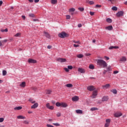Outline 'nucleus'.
Wrapping results in <instances>:
<instances>
[{
	"mask_svg": "<svg viewBox=\"0 0 127 127\" xmlns=\"http://www.w3.org/2000/svg\"><path fill=\"white\" fill-rule=\"evenodd\" d=\"M106 123H107L108 124H111V119H106Z\"/></svg>",
	"mask_w": 127,
	"mask_h": 127,
	"instance_id": "37",
	"label": "nucleus"
},
{
	"mask_svg": "<svg viewBox=\"0 0 127 127\" xmlns=\"http://www.w3.org/2000/svg\"><path fill=\"white\" fill-rule=\"evenodd\" d=\"M124 16V11H120L116 14L117 17H122Z\"/></svg>",
	"mask_w": 127,
	"mask_h": 127,
	"instance_id": "3",
	"label": "nucleus"
},
{
	"mask_svg": "<svg viewBox=\"0 0 127 127\" xmlns=\"http://www.w3.org/2000/svg\"><path fill=\"white\" fill-rule=\"evenodd\" d=\"M66 19H70L71 18V16H70L69 15H67L66 16Z\"/></svg>",
	"mask_w": 127,
	"mask_h": 127,
	"instance_id": "45",
	"label": "nucleus"
},
{
	"mask_svg": "<svg viewBox=\"0 0 127 127\" xmlns=\"http://www.w3.org/2000/svg\"><path fill=\"white\" fill-rule=\"evenodd\" d=\"M110 127V124L106 122L105 124V127Z\"/></svg>",
	"mask_w": 127,
	"mask_h": 127,
	"instance_id": "39",
	"label": "nucleus"
},
{
	"mask_svg": "<svg viewBox=\"0 0 127 127\" xmlns=\"http://www.w3.org/2000/svg\"><path fill=\"white\" fill-rule=\"evenodd\" d=\"M69 12H74L75 11V9L74 8H71L69 9Z\"/></svg>",
	"mask_w": 127,
	"mask_h": 127,
	"instance_id": "29",
	"label": "nucleus"
},
{
	"mask_svg": "<svg viewBox=\"0 0 127 127\" xmlns=\"http://www.w3.org/2000/svg\"><path fill=\"white\" fill-rule=\"evenodd\" d=\"M72 100L73 102H77V101H79V97H78L77 96L73 97L72 98Z\"/></svg>",
	"mask_w": 127,
	"mask_h": 127,
	"instance_id": "12",
	"label": "nucleus"
},
{
	"mask_svg": "<svg viewBox=\"0 0 127 127\" xmlns=\"http://www.w3.org/2000/svg\"><path fill=\"white\" fill-rule=\"evenodd\" d=\"M76 113L77 114H83V111L81 110H76Z\"/></svg>",
	"mask_w": 127,
	"mask_h": 127,
	"instance_id": "25",
	"label": "nucleus"
},
{
	"mask_svg": "<svg viewBox=\"0 0 127 127\" xmlns=\"http://www.w3.org/2000/svg\"><path fill=\"white\" fill-rule=\"evenodd\" d=\"M46 108L47 109H49V110H54V107L53 106H50V103H47L46 105Z\"/></svg>",
	"mask_w": 127,
	"mask_h": 127,
	"instance_id": "4",
	"label": "nucleus"
},
{
	"mask_svg": "<svg viewBox=\"0 0 127 127\" xmlns=\"http://www.w3.org/2000/svg\"><path fill=\"white\" fill-rule=\"evenodd\" d=\"M89 69H92V70L95 69V66H94V65L92 64H90L89 66Z\"/></svg>",
	"mask_w": 127,
	"mask_h": 127,
	"instance_id": "30",
	"label": "nucleus"
},
{
	"mask_svg": "<svg viewBox=\"0 0 127 127\" xmlns=\"http://www.w3.org/2000/svg\"><path fill=\"white\" fill-rule=\"evenodd\" d=\"M65 86L67 88H72V87H73V84H66Z\"/></svg>",
	"mask_w": 127,
	"mask_h": 127,
	"instance_id": "28",
	"label": "nucleus"
},
{
	"mask_svg": "<svg viewBox=\"0 0 127 127\" xmlns=\"http://www.w3.org/2000/svg\"><path fill=\"white\" fill-rule=\"evenodd\" d=\"M96 7H101L102 6V5H99V4H97V5H96Z\"/></svg>",
	"mask_w": 127,
	"mask_h": 127,
	"instance_id": "59",
	"label": "nucleus"
},
{
	"mask_svg": "<svg viewBox=\"0 0 127 127\" xmlns=\"http://www.w3.org/2000/svg\"><path fill=\"white\" fill-rule=\"evenodd\" d=\"M47 127H54L53 126H52L51 125H49V124H47Z\"/></svg>",
	"mask_w": 127,
	"mask_h": 127,
	"instance_id": "55",
	"label": "nucleus"
},
{
	"mask_svg": "<svg viewBox=\"0 0 127 127\" xmlns=\"http://www.w3.org/2000/svg\"><path fill=\"white\" fill-rule=\"evenodd\" d=\"M23 123L25 124V125H28V124H29V122L27 121H24L23 122Z\"/></svg>",
	"mask_w": 127,
	"mask_h": 127,
	"instance_id": "47",
	"label": "nucleus"
},
{
	"mask_svg": "<svg viewBox=\"0 0 127 127\" xmlns=\"http://www.w3.org/2000/svg\"><path fill=\"white\" fill-rule=\"evenodd\" d=\"M67 68L69 70H72V69H73V66L72 65H68Z\"/></svg>",
	"mask_w": 127,
	"mask_h": 127,
	"instance_id": "36",
	"label": "nucleus"
},
{
	"mask_svg": "<svg viewBox=\"0 0 127 127\" xmlns=\"http://www.w3.org/2000/svg\"><path fill=\"white\" fill-rule=\"evenodd\" d=\"M97 95H98V91H94L91 96V98L92 99H95V98H96V97H97Z\"/></svg>",
	"mask_w": 127,
	"mask_h": 127,
	"instance_id": "5",
	"label": "nucleus"
},
{
	"mask_svg": "<svg viewBox=\"0 0 127 127\" xmlns=\"http://www.w3.org/2000/svg\"><path fill=\"white\" fill-rule=\"evenodd\" d=\"M22 109V107L21 106H19V107H16L14 108V110L15 111H19L20 110Z\"/></svg>",
	"mask_w": 127,
	"mask_h": 127,
	"instance_id": "17",
	"label": "nucleus"
},
{
	"mask_svg": "<svg viewBox=\"0 0 127 127\" xmlns=\"http://www.w3.org/2000/svg\"><path fill=\"white\" fill-rule=\"evenodd\" d=\"M31 90H33V91H36L37 90V87H31Z\"/></svg>",
	"mask_w": 127,
	"mask_h": 127,
	"instance_id": "35",
	"label": "nucleus"
},
{
	"mask_svg": "<svg viewBox=\"0 0 127 127\" xmlns=\"http://www.w3.org/2000/svg\"><path fill=\"white\" fill-rule=\"evenodd\" d=\"M98 109L96 107H93L90 109V111H98Z\"/></svg>",
	"mask_w": 127,
	"mask_h": 127,
	"instance_id": "26",
	"label": "nucleus"
},
{
	"mask_svg": "<svg viewBox=\"0 0 127 127\" xmlns=\"http://www.w3.org/2000/svg\"><path fill=\"white\" fill-rule=\"evenodd\" d=\"M34 1L36 3H37V2H39V0H34Z\"/></svg>",
	"mask_w": 127,
	"mask_h": 127,
	"instance_id": "62",
	"label": "nucleus"
},
{
	"mask_svg": "<svg viewBox=\"0 0 127 127\" xmlns=\"http://www.w3.org/2000/svg\"><path fill=\"white\" fill-rule=\"evenodd\" d=\"M79 46H80V45H76V44L73 45V47H75L76 48H77V47H79Z\"/></svg>",
	"mask_w": 127,
	"mask_h": 127,
	"instance_id": "53",
	"label": "nucleus"
},
{
	"mask_svg": "<svg viewBox=\"0 0 127 127\" xmlns=\"http://www.w3.org/2000/svg\"><path fill=\"white\" fill-rule=\"evenodd\" d=\"M90 15H92V16L94 15V14H95V12L90 11Z\"/></svg>",
	"mask_w": 127,
	"mask_h": 127,
	"instance_id": "54",
	"label": "nucleus"
},
{
	"mask_svg": "<svg viewBox=\"0 0 127 127\" xmlns=\"http://www.w3.org/2000/svg\"><path fill=\"white\" fill-rule=\"evenodd\" d=\"M61 107H63V108H67L68 105L65 103H61Z\"/></svg>",
	"mask_w": 127,
	"mask_h": 127,
	"instance_id": "20",
	"label": "nucleus"
},
{
	"mask_svg": "<svg viewBox=\"0 0 127 127\" xmlns=\"http://www.w3.org/2000/svg\"><path fill=\"white\" fill-rule=\"evenodd\" d=\"M112 10H115L117 11L118 10V7H116V6H113L112 8Z\"/></svg>",
	"mask_w": 127,
	"mask_h": 127,
	"instance_id": "34",
	"label": "nucleus"
},
{
	"mask_svg": "<svg viewBox=\"0 0 127 127\" xmlns=\"http://www.w3.org/2000/svg\"><path fill=\"white\" fill-rule=\"evenodd\" d=\"M29 16H30V17H34L35 16V15H34V14H29Z\"/></svg>",
	"mask_w": 127,
	"mask_h": 127,
	"instance_id": "43",
	"label": "nucleus"
},
{
	"mask_svg": "<svg viewBox=\"0 0 127 127\" xmlns=\"http://www.w3.org/2000/svg\"><path fill=\"white\" fill-rule=\"evenodd\" d=\"M57 61L58 62H61V63L63 62H66V59H63V58H59L57 59Z\"/></svg>",
	"mask_w": 127,
	"mask_h": 127,
	"instance_id": "7",
	"label": "nucleus"
},
{
	"mask_svg": "<svg viewBox=\"0 0 127 127\" xmlns=\"http://www.w3.org/2000/svg\"><path fill=\"white\" fill-rule=\"evenodd\" d=\"M87 90L90 92H92V91H94V90H95V87H94L93 86H90L87 87Z\"/></svg>",
	"mask_w": 127,
	"mask_h": 127,
	"instance_id": "11",
	"label": "nucleus"
},
{
	"mask_svg": "<svg viewBox=\"0 0 127 127\" xmlns=\"http://www.w3.org/2000/svg\"><path fill=\"white\" fill-rule=\"evenodd\" d=\"M106 29H107V30H113V26H109L106 27Z\"/></svg>",
	"mask_w": 127,
	"mask_h": 127,
	"instance_id": "22",
	"label": "nucleus"
},
{
	"mask_svg": "<svg viewBox=\"0 0 127 127\" xmlns=\"http://www.w3.org/2000/svg\"><path fill=\"white\" fill-rule=\"evenodd\" d=\"M38 107V103H35L33 106L31 107V109H36Z\"/></svg>",
	"mask_w": 127,
	"mask_h": 127,
	"instance_id": "13",
	"label": "nucleus"
},
{
	"mask_svg": "<svg viewBox=\"0 0 127 127\" xmlns=\"http://www.w3.org/2000/svg\"><path fill=\"white\" fill-rule=\"evenodd\" d=\"M86 56H90L91 55V54L90 53H87L85 54Z\"/></svg>",
	"mask_w": 127,
	"mask_h": 127,
	"instance_id": "60",
	"label": "nucleus"
},
{
	"mask_svg": "<svg viewBox=\"0 0 127 127\" xmlns=\"http://www.w3.org/2000/svg\"><path fill=\"white\" fill-rule=\"evenodd\" d=\"M17 119H18V120H24V119H25V117H23V116L20 115L17 117Z\"/></svg>",
	"mask_w": 127,
	"mask_h": 127,
	"instance_id": "19",
	"label": "nucleus"
},
{
	"mask_svg": "<svg viewBox=\"0 0 127 127\" xmlns=\"http://www.w3.org/2000/svg\"><path fill=\"white\" fill-rule=\"evenodd\" d=\"M78 72H80V73H85V69L82 68H78Z\"/></svg>",
	"mask_w": 127,
	"mask_h": 127,
	"instance_id": "16",
	"label": "nucleus"
},
{
	"mask_svg": "<svg viewBox=\"0 0 127 127\" xmlns=\"http://www.w3.org/2000/svg\"><path fill=\"white\" fill-rule=\"evenodd\" d=\"M114 74H118L119 73V71L118 70H115L114 71Z\"/></svg>",
	"mask_w": 127,
	"mask_h": 127,
	"instance_id": "58",
	"label": "nucleus"
},
{
	"mask_svg": "<svg viewBox=\"0 0 127 127\" xmlns=\"http://www.w3.org/2000/svg\"><path fill=\"white\" fill-rule=\"evenodd\" d=\"M78 27H82V24H79L78 25Z\"/></svg>",
	"mask_w": 127,
	"mask_h": 127,
	"instance_id": "63",
	"label": "nucleus"
},
{
	"mask_svg": "<svg viewBox=\"0 0 127 127\" xmlns=\"http://www.w3.org/2000/svg\"><path fill=\"white\" fill-rule=\"evenodd\" d=\"M53 125H54V126H56V127L60 126V124L59 123H53Z\"/></svg>",
	"mask_w": 127,
	"mask_h": 127,
	"instance_id": "41",
	"label": "nucleus"
},
{
	"mask_svg": "<svg viewBox=\"0 0 127 127\" xmlns=\"http://www.w3.org/2000/svg\"><path fill=\"white\" fill-rule=\"evenodd\" d=\"M122 116H123V114L121 112H116L114 114V117H115V118H119V117H122Z\"/></svg>",
	"mask_w": 127,
	"mask_h": 127,
	"instance_id": "6",
	"label": "nucleus"
},
{
	"mask_svg": "<svg viewBox=\"0 0 127 127\" xmlns=\"http://www.w3.org/2000/svg\"><path fill=\"white\" fill-rule=\"evenodd\" d=\"M28 62L29 63H34V64H35V63H37V61L36 60H35L30 59L28 60Z\"/></svg>",
	"mask_w": 127,
	"mask_h": 127,
	"instance_id": "10",
	"label": "nucleus"
},
{
	"mask_svg": "<svg viewBox=\"0 0 127 127\" xmlns=\"http://www.w3.org/2000/svg\"><path fill=\"white\" fill-rule=\"evenodd\" d=\"M104 59H106V60H110V58L107 57V56H104Z\"/></svg>",
	"mask_w": 127,
	"mask_h": 127,
	"instance_id": "49",
	"label": "nucleus"
},
{
	"mask_svg": "<svg viewBox=\"0 0 127 127\" xmlns=\"http://www.w3.org/2000/svg\"><path fill=\"white\" fill-rule=\"evenodd\" d=\"M47 48H48V49H51V48H52V46H50V45L48 46Z\"/></svg>",
	"mask_w": 127,
	"mask_h": 127,
	"instance_id": "57",
	"label": "nucleus"
},
{
	"mask_svg": "<svg viewBox=\"0 0 127 127\" xmlns=\"http://www.w3.org/2000/svg\"><path fill=\"white\" fill-rule=\"evenodd\" d=\"M105 68H106V69H107L106 71H107V72L112 71V68H111V65H109L108 66H107V67H105Z\"/></svg>",
	"mask_w": 127,
	"mask_h": 127,
	"instance_id": "23",
	"label": "nucleus"
},
{
	"mask_svg": "<svg viewBox=\"0 0 127 127\" xmlns=\"http://www.w3.org/2000/svg\"><path fill=\"white\" fill-rule=\"evenodd\" d=\"M51 90H47V92L46 94H47L48 95H50V94H51Z\"/></svg>",
	"mask_w": 127,
	"mask_h": 127,
	"instance_id": "40",
	"label": "nucleus"
},
{
	"mask_svg": "<svg viewBox=\"0 0 127 127\" xmlns=\"http://www.w3.org/2000/svg\"><path fill=\"white\" fill-rule=\"evenodd\" d=\"M74 42V43H77L78 44H81V43L79 41H75Z\"/></svg>",
	"mask_w": 127,
	"mask_h": 127,
	"instance_id": "51",
	"label": "nucleus"
},
{
	"mask_svg": "<svg viewBox=\"0 0 127 127\" xmlns=\"http://www.w3.org/2000/svg\"><path fill=\"white\" fill-rule=\"evenodd\" d=\"M44 36L47 37V38H50V35L47 32H44Z\"/></svg>",
	"mask_w": 127,
	"mask_h": 127,
	"instance_id": "15",
	"label": "nucleus"
},
{
	"mask_svg": "<svg viewBox=\"0 0 127 127\" xmlns=\"http://www.w3.org/2000/svg\"><path fill=\"white\" fill-rule=\"evenodd\" d=\"M6 70H3L2 71V75L3 76H5L6 75Z\"/></svg>",
	"mask_w": 127,
	"mask_h": 127,
	"instance_id": "38",
	"label": "nucleus"
},
{
	"mask_svg": "<svg viewBox=\"0 0 127 127\" xmlns=\"http://www.w3.org/2000/svg\"><path fill=\"white\" fill-rule=\"evenodd\" d=\"M78 9L80 11H84V7H79L78 8Z\"/></svg>",
	"mask_w": 127,
	"mask_h": 127,
	"instance_id": "44",
	"label": "nucleus"
},
{
	"mask_svg": "<svg viewBox=\"0 0 127 127\" xmlns=\"http://www.w3.org/2000/svg\"><path fill=\"white\" fill-rule=\"evenodd\" d=\"M56 106L57 107H61V103H60V102H57L56 103Z\"/></svg>",
	"mask_w": 127,
	"mask_h": 127,
	"instance_id": "32",
	"label": "nucleus"
},
{
	"mask_svg": "<svg viewBox=\"0 0 127 127\" xmlns=\"http://www.w3.org/2000/svg\"><path fill=\"white\" fill-rule=\"evenodd\" d=\"M21 35V33H17L15 35H14L15 37H20V36Z\"/></svg>",
	"mask_w": 127,
	"mask_h": 127,
	"instance_id": "27",
	"label": "nucleus"
},
{
	"mask_svg": "<svg viewBox=\"0 0 127 127\" xmlns=\"http://www.w3.org/2000/svg\"><path fill=\"white\" fill-rule=\"evenodd\" d=\"M83 57H84V56L82 54H79L77 55V58H83Z\"/></svg>",
	"mask_w": 127,
	"mask_h": 127,
	"instance_id": "31",
	"label": "nucleus"
},
{
	"mask_svg": "<svg viewBox=\"0 0 127 127\" xmlns=\"http://www.w3.org/2000/svg\"><path fill=\"white\" fill-rule=\"evenodd\" d=\"M120 61L121 62H126L127 61V58L126 57H123L120 59Z\"/></svg>",
	"mask_w": 127,
	"mask_h": 127,
	"instance_id": "14",
	"label": "nucleus"
},
{
	"mask_svg": "<svg viewBox=\"0 0 127 127\" xmlns=\"http://www.w3.org/2000/svg\"><path fill=\"white\" fill-rule=\"evenodd\" d=\"M4 121V119L3 118H0V123H2Z\"/></svg>",
	"mask_w": 127,
	"mask_h": 127,
	"instance_id": "46",
	"label": "nucleus"
},
{
	"mask_svg": "<svg viewBox=\"0 0 127 127\" xmlns=\"http://www.w3.org/2000/svg\"><path fill=\"white\" fill-rule=\"evenodd\" d=\"M111 87V85L110 84H107L106 85H103L102 88L104 90H107V89H109Z\"/></svg>",
	"mask_w": 127,
	"mask_h": 127,
	"instance_id": "8",
	"label": "nucleus"
},
{
	"mask_svg": "<svg viewBox=\"0 0 127 127\" xmlns=\"http://www.w3.org/2000/svg\"><path fill=\"white\" fill-rule=\"evenodd\" d=\"M64 70L65 71V72H69V69H68V68H64Z\"/></svg>",
	"mask_w": 127,
	"mask_h": 127,
	"instance_id": "56",
	"label": "nucleus"
},
{
	"mask_svg": "<svg viewBox=\"0 0 127 127\" xmlns=\"http://www.w3.org/2000/svg\"><path fill=\"white\" fill-rule=\"evenodd\" d=\"M119 49V46H111L109 48V49L112 50V49Z\"/></svg>",
	"mask_w": 127,
	"mask_h": 127,
	"instance_id": "21",
	"label": "nucleus"
},
{
	"mask_svg": "<svg viewBox=\"0 0 127 127\" xmlns=\"http://www.w3.org/2000/svg\"><path fill=\"white\" fill-rule=\"evenodd\" d=\"M107 72H108V70H105L104 71H103V74H106L107 73Z\"/></svg>",
	"mask_w": 127,
	"mask_h": 127,
	"instance_id": "61",
	"label": "nucleus"
},
{
	"mask_svg": "<svg viewBox=\"0 0 127 127\" xmlns=\"http://www.w3.org/2000/svg\"><path fill=\"white\" fill-rule=\"evenodd\" d=\"M57 116L59 117H61V113L58 112L57 114Z\"/></svg>",
	"mask_w": 127,
	"mask_h": 127,
	"instance_id": "50",
	"label": "nucleus"
},
{
	"mask_svg": "<svg viewBox=\"0 0 127 127\" xmlns=\"http://www.w3.org/2000/svg\"><path fill=\"white\" fill-rule=\"evenodd\" d=\"M112 92L113 93V94H117V90L116 89H113L112 91Z\"/></svg>",
	"mask_w": 127,
	"mask_h": 127,
	"instance_id": "48",
	"label": "nucleus"
},
{
	"mask_svg": "<svg viewBox=\"0 0 127 127\" xmlns=\"http://www.w3.org/2000/svg\"><path fill=\"white\" fill-rule=\"evenodd\" d=\"M51 2L52 4H56L57 3V0H51Z\"/></svg>",
	"mask_w": 127,
	"mask_h": 127,
	"instance_id": "24",
	"label": "nucleus"
},
{
	"mask_svg": "<svg viewBox=\"0 0 127 127\" xmlns=\"http://www.w3.org/2000/svg\"><path fill=\"white\" fill-rule=\"evenodd\" d=\"M109 100V97L108 96H103L102 98L101 102H107Z\"/></svg>",
	"mask_w": 127,
	"mask_h": 127,
	"instance_id": "9",
	"label": "nucleus"
},
{
	"mask_svg": "<svg viewBox=\"0 0 127 127\" xmlns=\"http://www.w3.org/2000/svg\"><path fill=\"white\" fill-rule=\"evenodd\" d=\"M88 3L90 4H94L95 2L92 0L88 1Z\"/></svg>",
	"mask_w": 127,
	"mask_h": 127,
	"instance_id": "42",
	"label": "nucleus"
},
{
	"mask_svg": "<svg viewBox=\"0 0 127 127\" xmlns=\"http://www.w3.org/2000/svg\"><path fill=\"white\" fill-rule=\"evenodd\" d=\"M108 1H110L111 3H114V2L115 1V0H108Z\"/></svg>",
	"mask_w": 127,
	"mask_h": 127,
	"instance_id": "52",
	"label": "nucleus"
},
{
	"mask_svg": "<svg viewBox=\"0 0 127 127\" xmlns=\"http://www.w3.org/2000/svg\"><path fill=\"white\" fill-rule=\"evenodd\" d=\"M26 86V84L25 82H22L20 84V86L21 87V88H24Z\"/></svg>",
	"mask_w": 127,
	"mask_h": 127,
	"instance_id": "18",
	"label": "nucleus"
},
{
	"mask_svg": "<svg viewBox=\"0 0 127 127\" xmlns=\"http://www.w3.org/2000/svg\"><path fill=\"white\" fill-rule=\"evenodd\" d=\"M22 18H23V19H25V16L23 15V16H22Z\"/></svg>",
	"mask_w": 127,
	"mask_h": 127,
	"instance_id": "64",
	"label": "nucleus"
},
{
	"mask_svg": "<svg viewBox=\"0 0 127 127\" xmlns=\"http://www.w3.org/2000/svg\"><path fill=\"white\" fill-rule=\"evenodd\" d=\"M68 36H69V35L65 32H63L59 34V37L61 38H65V37H68Z\"/></svg>",
	"mask_w": 127,
	"mask_h": 127,
	"instance_id": "2",
	"label": "nucleus"
},
{
	"mask_svg": "<svg viewBox=\"0 0 127 127\" xmlns=\"http://www.w3.org/2000/svg\"><path fill=\"white\" fill-rule=\"evenodd\" d=\"M106 21H107V22H109V23H111L112 20V19H111V18H107V19H106Z\"/></svg>",
	"mask_w": 127,
	"mask_h": 127,
	"instance_id": "33",
	"label": "nucleus"
},
{
	"mask_svg": "<svg viewBox=\"0 0 127 127\" xmlns=\"http://www.w3.org/2000/svg\"><path fill=\"white\" fill-rule=\"evenodd\" d=\"M97 65L100 66V67H102L103 68H106L108 66V64L105 61L103 60H98L97 61Z\"/></svg>",
	"mask_w": 127,
	"mask_h": 127,
	"instance_id": "1",
	"label": "nucleus"
}]
</instances>
